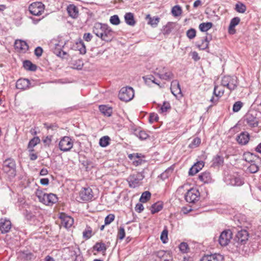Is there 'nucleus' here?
<instances>
[{"label": "nucleus", "mask_w": 261, "mask_h": 261, "mask_svg": "<svg viewBox=\"0 0 261 261\" xmlns=\"http://www.w3.org/2000/svg\"><path fill=\"white\" fill-rule=\"evenodd\" d=\"M248 240V233L246 230L239 231L232 242L229 245V249L232 252H240L243 250L245 244Z\"/></svg>", "instance_id": "f257e3e1"}, {"label": "nucleus", "mask_w": 261, "mask_h": 261, "mask_svg": "<svg viewBox=\"0 0 261 261\" xmlns=\"http://www.w3.org/2000/svg\"><path fill=\"white\" fill-rule=\"evenodd\" d=\"M93 32L102 40L111 41L114 37V32L107 24L96 23L93 29Z\"/></svg>", "instance_id": "f03ea898"}, {"label": "nucleus", "mask_w": 261, "mask_h": 261, "mask_svg": "<svg viewBox=\"0 0 261 261\" xmlns=\"http://www.w3.org/2000/svg\"><path fill=\"white\" fill-rule=\"evenodd\" d=\"M36 195L39 201L46 205H52L58 200V198L56 194L45 193L41 190H37Z\"/></svg>", "instance_id": "7ed1b4c3"}, {"label": "nucleus", "mask_w": 261, "mask_h": 261, "mask_svg": "<svg viewBox=\"0 0 261 261\" xmlns=\"http://www.w3.org/2000/svg\"><path fill=\"white\" fill-rule=\"evenodd\" d=\"M3 170L10 178H14L16 175V163L14 159H6L3 164Z\"/></svg>", "instance_id": "20e7f679"}, {"label": "nucleus", "mask_w": 261, "mask_h": 261, "mask_svg": "<svg viewBox=\"0 0 261 261\" xmlns=\"http://www.w3.org/2000/svg\"><path fill=\"white\" fill-rule=\"evenodd\" d=\"M65 45V42L56 39H52L49 44V47L54 53L62 58H64V56L67 54L62 50Z\"/></svg>", "instance_id": "39448f33"}, {"label": "nucleus", "mask_w": 261, "mask_h": 261, "mask_svg": "<svg viewBox=\"0 0 261 261\" xmlns=\"http://www.w3.org/2000/svg\"><path fill=\"white\" fill-rule=\"evenodd\" d=\"M135 92L133 88L126 86L122 88L118 94L119 99L123 101H130L134 97Z\"/></svg>", "instance_id": "423d86ee"}, {"label": "nucleus", "mask_w": 261, "mask_h": 261, "mask_svg": "<svg viewBox=\"0 0 261 261\" xmlns=\"http://www.w3.org/2000/svg\"><path fill=\"white\" fill-rule=\"evenodd\" d=\"M238 85L237 77L235 76H224L221 80V85L226 87L230 91L236 89Z\"/></svg>", "instance_id": "0eeeda50"}, {"label": "nucleus", "mask_w": 261, "mask_h": 261, "mask_svg": "<svg viewBox=\"0 0 261 261\" xmlns=\"http://www.w3.org/2000/svg\"><path fill=\"white\" fill-rule=\"evenodd\" d=\"M154 74L160 79L165 81H170L174 77L173 73L165 67H157L154 71Z\"/></svg>", "instance_id": "6e6552de"}, {"label": "nucleus", "mask_w": 261, "mask_h": 261, "mask_svg": "<svg viewBox=\"0 0 261 261\" xmlns=\"http://www.w3.org/2000/svg\"><path fill=\"white\" fill-rule=\"evenodd\" d=\"M144 178L143 173L136 172L129 176L127 179L129 186L130 188H135L139 187L142 184V180Z\"/></svg>", "instance_id": "1a4fd4ad"}, {"label": "nucleus", "mask_w": 261, "mask_h": 261, "mask_svg": "<svg viewBox=\"0 0 261 261\" xmlns=\"http://www.w3.org/2000/svg\"><path fill=\"white\" fill-rule=\"evenodd\" d=\"M224 181L227 185L233 186H241L244 183L243 178L237 174H229L225 176Z\"/></svg>", "instance_id": "9d476101"}, {"label": "nucleus", "mask_w": 261, "mask_h": 261, "mask_svg": "<svg viewBox=\"0 0 261 261\" xmlns=\"http://www.w3.org/2000/svg\"><path fill=\"white\" fill-rule=\"evenodd\" d=\"M73 145V141L68 136L62 137L59 143V148L63 152L70 151Z\"/></svg>", "instance_id": "9b49d317"}, {"label": "nucleus", "mask_w": 261, "mask_h": 261, "mask_svg": "<svg viewBox=\"0 0 261 261\" xmlns=\"http://www.w3.org/2000/svg\"><path fill=\"white\" fill-rule=\"evenodd\" d=\"M24 215L26 219L30 222V223L35 225H39L43 221V216L39 214L37 217L32 212L26 210L24 213Z\"/></svg>", "instance_id": "f8f14e48"}, {"label": "nucleus", "mask_w": 261, "mask_h": 261, "mask_svg": "<svg viewBox=\"0 0 261 261\" xmlns=\"http://www.w3.org/2000/svg\"><path fill=\"white\" fill-rule=\"evenodd\" d=\"M232 238V233L230 229L223 230L219 237V243L222 246L228 245L230 240Z\"/></svg>", "instance_id": "ddd939ff"}, {"label": "nucleus", "mask_w": 261, "mask_h": 261, "mask_svg": "<svg viewBox=\"0 0 261 261\" xmlns=\"http://www.w3.org/2000/svg\"><path fill=\"white\" fill-rule=\"evenodd\" d=\"M200 197V193L196 189L191 188L188 191L185 196V199L187 202L189 203H195Z\"/></svg>", "instance_id": "4468645a"}, {"label": "nucleus", "mask_w": 261, "mask_h": 261, "mask_svg": "<svg viewBox=\"0 0 261 261\" xmlns=\"http://www.w3.org/2000/svg\"><path fill=\"white\" fill-rule=\"evenodd\" d=\"M44 5L41 2H35L31 4L29 7V10L32 15L35 16H39L44 12Z\"/></svg>", "instance_id": "2eb2a0df"}, {"label": "nucleus", "mask_w": 261, "mask_h": 261, "mask_svg": "<svg viewBox=\"0 0 261 261\" xmlns=\"http://www.w3.org/2000/svg\"><path fill=\"white\" fill-rule=\"evenodd\" d=\"M80 199L83 201L91 200L93 197V193L89 188H83L79 193Z\"/></svg>", "instance_id": "dca6fc26"}, {"label": "nucleus", "mask_w": 261, "mask_h": 261, "mask_svg": "<svg viewBox=\"0 0 261 261\" xmlns=\"http://www.w3.org/2000/svg\"><path fill=\"white\" fill-rule=\"evenodd\" d=\"M224 257L219 253L205 254L200 259V261H223Z\"/></svg>", "instance_id": "f3484780"}, {"label": "nucleus", "mask_w": 261, "mask_h": 261, "mask_svg": "<svg viewBox=\"0 0 261 261\" xmlns=\"http://www.w3.org/2000/svg\"><path fill=\"white\" fill-rule=\"evenodd\" d=\"M171 91L176 97H182L181 90L179 84L177 81H173L171 84Z\"/></svg>", "instance_id": "a211bd4d"}, {"label": "nucleus", "mask_w": 261, "mask_h": 261, "mask_svg": "<svg viewBox=\"0 0 261 261\" xmlns=\"http://www.w3.org/2000/svg\"><path fill=\"white\" fill-rule=\"evenodd\" d=\"M60 218L61 219L62 225L66 228L71 227L73 224V219L70 216L62 214Z\"/></svg>", "instance_id": "6ab92c4d"}, {"label": "nucleus", "mask_w": 261, "mask_h": 261, "mask_svg": "<svg viewBox=\"0 0 261 261\" xmlns=\"http://www.w3.org/2000/svg\"><path fill=\"white\" fill-rule=\"evenodd\" d=\"M11 228V223L9 220L2 218L0 220V230L2 233H7Z\"/></svg>", "instance_id": "aec40b11"}, {"label": "nucleus", "mask_w": 261, "mask_h": 261, "mask_svg": "<svg viewBox=\"0 0 261 261\" xmlns=\"http://www.w3.org/2000/svg\"><path fill=\"white\" fill-rule=\"evenodd\" d=\"M204 166V162L202 161H198L190 169L189 174L194 175L198 173Z\"/></svg>", "instance_id": "412c9836"}, {"label": "nucleus", "mask_w": 261, "mask_h": 261, "mask_svg": "<svg viewBox=\"0 0 261 261\" xmlns=\"http://www.w3.org/2000/svg\"><path fill=\"white\" fill-rule=\"evenodd\" d=\"M246 121L248 125L251 127L257 126L258 119L252 113H248L246 115Z\"/></svg>", "instance_id": "4be33fe9"}, {"label": "nucleus", "mask_w": 261, "mask_h": 261, "mask_svg": "<svg viewBox=\"0 0 261 261\" xmlns=\"http://www.w3.org/2000/svg\"><path fill=\"white\" fill-rule=\"evenodd\" d=\"M198 179L204 184L211 183L213 181L211 174L208 171L203 172L198 175Z\"/></svg>", "instance_id": "5701e85b"}, {"label": "nucleus", "mask_w": 261, "mask_h": 261, "mask_svg": "<svg viewBox=\"0 0 261 261\" xmlns=\"http://www.w3.org/2000/svg\"><path fill=\"white\" fill-rule=\"evenodd\" d=\"M30 81L25 79H20L16 82V87L18 89L25 90L30 87Z\"/></svg>", "instance_id": "b1692460"}, {"label": "nucleus", "mask_w": 261, "mask_h": 261, "mask_svg": "<svg viewBox=\"0 0 261 261\" xmlns=\"http://www.w3.org/2000/svg\"><path fill=\"white\" fill-rule=\"evenodd\" d=\"M249 140V135L248 133L242 132L237 136V141L241 145H246Z\"/></svg>", "instance_id": "393cba45"}, {"label": "nucleus", "mask_w": 261, "mask_h": 261, "mask_svg": "<svg viewBox=\"0 0 261 261\" xmlns=\"http://www.w3.org/2000/svg\"><path fill=\"white\" fill-rule=\"evenodd\" d=\"M240 22V18L238 17L233 18L230 22L228 27V33L230 34H234L236 33L235 27Z\"/></svg>", "instance_id": "a878e982"}, {"label": "nucleus", "mask_w": 261, "mask_h": 261, "mask_svg": "<svg viewBox=\"0 0 261 261\" xmlns=\"http://www.w3.org/2000/svg\"><path fill=\"white\" fill-rule=\"evenodd\" d=\"M14 46L16 49H19L22 51H26L29 49V46L26 42L21 40H16L14 44Z\"/></svg>", "instance_id": "bb28decb"}, {"label": "nucleus", "mask_w": 261, "mask_h": 261, "mask_svg": "<svg viewBox=\"0 0 261 261\" xmlns=\"http://www.w3.org/2000/svg\"><path fill=\"white\" fill-rule=\"evenodd\" d=\"M69 15L73 18H76L79 16V10L74 5H69L67 8Z\"/></svg>", "instance_id": "cd10ccee"}, {"label": "nucleus", "mask_w": 261, "mask_h": 261, "mask_svg": "<svg viewBox=\"0 0 261 261\" xmlns=\"http://www.w3.org/2000/svg\"><path fill=\"white\" fill-rule=\"evenodd\" d=\"M100 112L105 116L110 117L112 114V108L106 105H100L99 106Z\"/></svg>", "instance_id": "c85d7f7f"}, {"label": "nucleus", "mask_w": 261, "mask_h": 261, "mask_svg": "<svg viewBox=\"0 0 261 261\" xmlns=\"http://www.w3.org/2000/svg\"><path fill=\"white\" fill-rule=\"evenodd\" d=\"M124 19L126 23L129 25L134 26L136 24L134 15L132 13H126L124 15Z\"/></svg>", "instance_id": "c756f323"}, {"label": "nucleus", "mask_w": 261, "mask_h": 261, "mask_svg": "<svg viewBox=\"0 0 261 261\" xmlns=\"http://www.w3.org/2000/svg\"><path fill=\"white\" fill-rule=\"evenodd\" d=\"M134 135L138 137L140 140H145L148 137V135L146 132L140 128H137L134 130Z\"/></svg>", "instance_id": "7c9ffc66"}, {"label": "nucleus", "mask_w": 261, "mask_h": 261, "mask_svg": "<svg viewBox=\"0 0 261 261\" xmlns=\"http://www.w3.org/2000/svg\"><path fill=\"white\" fill-rule=\"evenodd\" d=\"M243 158L244 160L250 163L255 162V160L257 159L255 154L249 152L244 153Z\"/></svg>", "instance_id": "2f4dec72"}, {"label": "nucleus", "mask_w": 261, "mask_h": 261, "mask_svg": "<svg viewBox=\"0 0 261 261\" xmlns=\"http://www.w3.org/2000/svg\"><path fill=\"white\" fill-rule=\"evenodd\" d=\"M224 162V158L220 155H216L213 159L212 165L214 167H219L222 166Z\"/></svg>", "instance_id": "473e14b6"}, {"label": "nucleus", "mask_w": 261, "mask_h": 261, "mask_svg": "<svg viewBox=\"0 0 261 261\" xmlns=\"http://www.w3.org/2000/svg\"><path fill=\"white\" fill-rule=\"evenodd\" d=\"M128 158L130 160H133V165L136 166L141 165L143 162L142 160L140 158V156L138 153L130 154L128 155Z\"/></svg>", "instance_id": "72a5a7b5"}, {"label": "nucleus", "mask_w": 261, "mask_h": 261, "mask_svg": "<svg viewBox=\"0 0 261 261\" xmlns=\"http://www.w3.org/2000/svg\"><path fill=\"white\" fill-rule=\"evenodd\" d=\"M40 142V140L38 137H34L32 139L28 144V148L29 149V151L33 152L34 150L33 148L39 144Z\"/></svg>", "instance_id": "f704fd0d"}, {"label": "nucleus", "mask_w": 261, "mask_h": 261, "mask_svg": "<svg viewBox=\"0 0 261 261\" xmlns=\"http://www.w3.org/2000/svg\"><path fill=\"white\" fill-rule=\"evenodd\" d=\"M23 67L27 70L35 71L37 69V66L33 64L29 60H25L23 63Z\"/></svg>", "instance_id": "c9c22d12"}, {"label": "nucleus", "mask_w": 261, "mask_h": 261, "mask_svg": "<svg viewBox=\"0 0 261 261\" xmlns=\"http://www.w3.org/2000/svg\"><path fill=\"white\" fill-rule=\"evenodd\" d=\"M93 250L97 252H105L107 250V247L104 243L97 242L93 246Z\"/></svg>", "instance_id": "e433bc0d"}, {"label": "nucleus", "mask_w": 261, "mask_h": 261, "mask_svg": "<svg viewBox=\"0 0 261 261\" xmlns=\"http://www.w3.org/2000/svg\"><path fill=\"white\" fill-rule=\"evenodd\" d=\"M213 27V23L211 22H202L199 25L200 31L205 32L209 30Z\"/></svg>", "instance_id": "4c0bfd02"}, {"label": "nucleus", "mask_w": 261, "mask_h": 261, "mask_svg": "<svg viewBox=\"0 0 261 261\" xmlns=\"http://www.w3.org/2000/svg\"><path fill=\"white\" fill-rule=\"evenodd\" d=\"M224 90L222 89L219 86L215 85L213 91V94L216 97L220 98L224 94Z\"/></svg>", "instance_id": "58836bf2"}, {"label": "nucleus", "mask_w": 261, "mask_h": 261, "mask_svg": "<svg viewBox=\"0 0 261 261\" xmlns=\"http://www.w3.org/2000/svg\"><path fill=\"white\" fill-rule=\"evenodd\" d=\"M174 23L168 22L163 28V33L164 35L169 34L174 28Z\"/></svg>", "instance_id": "ea45409f"}, {"label": "nucleus", "mask_w": 261, "mask_h": 261, "mask_svg": "<svg viewBox=\"0 0 261 261\" xmlns=\"http://www.w3.org/2000/svg\"><path fill=\"white\" fill-rule=\"evenodd\" d=\"M110 138L106 136L101 137L99 140V145L102 147H106L110 144Z\"/></svg>", "instance_id": "a19ab883"}, {"label": "nucleus", "mask_w": 261, "mask_h": 261, "mask_svg": "<svg viewBox=\"0 0 261 261\" xmlns=\"http://www.w3.org/2000/svg\"><path fill=\"white\" fill-rule=\"evenodd\" d=\"M173 168L172 167H170L167 168L164 172L160 174V177L163 179L165 180L168 178V177L172 173Z\"/></svg>", "instance_id": "79ce46f5"}, {"label": "nucleus", "mask_w": 261, "mask_h": 261, "mask_svg": "<svg viewBox=\"0 0 261 261\" xmlns=\"http://www.w3.org/2000/svg\"><path fill=\"white\" fill-rule=\"evenodd\" d=\"M163 208V205L161 203H155L152 205L150 208V211L152 214L156 213Z\"/></svg>", "instance_id": "37998d69"}, {"label": "nucleus", "mask_w": 261, "mask_h": 261, "mask_svg": "<svg viewBox=\"0 0 261 261\" xmlns=\"http://www.w3.org/2000/svg\"><path fill=\"white\" fill-rule=\"evenodd\" d=\"M150 197L151 193L149 191H145L142 194L140 198V201L145 203L149 200Z\"/></svg>", "instance_id": "c03bdc74"}, {"label": "nucleus", "mask_w": 261, "mask_h": 261, "mask_svg": "<svg viewBox=\"0 0 261 261\" xmlns=\"http://www.w3.org/2000/svg\"><path fill=\"white\" fill-rule=\"evenodd\" d=\"M171 13L173 16L177 17L181 14L182 10L181 7L178 5L174 6L171 10Z\"/></svg>", "instance_id": "a18cd8bd"}, {"label": "nucleus", "mask_w": 261, "mask_h": 261, "mask_svg": "<svg viewBox=\"0 0 261 261\" xmlns=\"http://www.w3.org/2000/svg\"><path fill=\"white\" fill-rule=\"evenodd\" d=\"M77 49L80 51V53L82 55L85 54L86 53V46L83 41L81 40L76 43Z\"/></svg>", "instance_id": "49530a36"}, {"label": "nucleus", "mask_w": 261, "mask_h": 261, "mask_svg": "<svg viewBox=\"0 0 261 261\" xmlns=\"http://www.w3.org/2000/svg\"><path fill=\"white\" fill-rule=\"evenodd\" d=\"M201 143V139L198 137L194 138L191 143L189 145L190 148H194L198 147Z\"/></svg>", "instance_id": "de8ad7c7"}, {"label": "nucleus", "mask_w": 261, "mask_h": 261, "mask_svg": "<svg viewBox=\"0 0 261 261\" xmlns=\"http://www.w3.org/2000/svg\"><path fill=\"white\" fill-rule=\"evenodd\" d=\"M171 109L170 105L169 102L164 101L159 110L160 113H164L168 111V110Z\"/></svg>", "instance_id": "09e8293b"}, {"label": "nucleus", "mask_w": 261, "mask_h": 261, "mask_svg": "<svg viewBox=\"0 0 261 261\" xmlns=\"http://www.w3.org/2000/svg\"><path fill=\"white\" fill-rule=\"evenodd\" d=\"M235 10L238 12L244 13L246 10V7L243 3H238L236 5Z\"/></svg>", "instance_id": "8fccbe9b"}, {"label": "nucleus", "mask_w": 261, "mask_h": 261, "mask_svg": "<svg viewBox=\"0 0 261 261\" xmlns=\"http://www.w3.org/2000/svg\"><path fill=\"white\" fill-rule=\"evenodd\" d=\"M147 17H149L148 23L152 27H156L160 21V18L158 17H150V15H148Z\"/></svg>", "instance_id": "3c124183"}, {"label": "nucleus", "mask_w": 261, "mask_h": 261, "mask_svg": "<svg viewBox=\"0 0 261 261\" xmlns=\"http://www.w3.org/2000/svg\"><path fill=\"white\" fill-rule=\"evenodd\" d=\"M92 236V229L90 227L87 228L83 232V237L84 239L87 240L90 239Z\"/></svg>", "instance_id": "603ef678"}, {"label": "nucleus", "mask_w": 261, "mask_h": 261, "mask_svg": "<svg viewBox=\"0 0 261 261\" xmlns=\"http://www.w3.org/2000/svg\"><path fill=\"white\" fill-rule=\"evenodd\" d=\"M258 169L259 167L255 163V162L252 163H250V165L248 168V171L252 173L257 172Z\"/></svg>", "instance_id": "864d4df0"}, {"label": "nucleus", "mask_w": 261, "mask_h": 261, "mask_svg": "<svg viewBox=\"0 0 261 261\" xmlns=\"http://www.w3.org/2000/svg\"><path fill=\"white\" fill-rule=\"evenodd\" d=\"M243 106V103L241 101H238L236 102L233 105L232 108V110L234 112H239L241 109L242 108Z\"/></svg>", "instance_id": "5fc2aeb1"}, {"label": "nucleus", "mask_w": 261, "mask_h": 261, "mask_svg": "<svg viewBox=\"0 0 261 261\" xmlns=\"http://www.w3.org/2000/svg\"><path fill=\"white\" fill-rule=\"evenodd\" d=\"M196 31L194 29H190L187 31L186 35L188 38L192 39L196 36Z\"/></svg>", "instance_id": "6e6d98bb"}, {"label": "nucleus", "mask_w": 261, "mask_h": 261, "mask_svg": "<svg viewBox=\"0 0 261 261\" xmlns=\"http://www.w3.org/2000/svg\"><path fill=\"white\" fill-rule=\"evenodd\" d=\"M110 22L112 24L116 25H118L120 23V21L118 16L117 15H114L110 17Z\"/></svg>", "instance_id": "4d7b16f0"}, {"label": "nucleus", "mask_w": 261, "mask_h": 261, "mask_svg": "<svg viewBox=\"0 0 261 261\" xmlns=\"http://www.w3.org/2000/svg\"><path fill=\"white\" fill-rule=\"evenodd\" d=\"M179 248L182 253H186L189 250V246L187 243L182 242L180 244Z\"/></svg>", "instance_id": "13d9d810"}, {"label": "nucleus", "mask_w": 261, "mask_h": 261, "mask_svg": "<svg viewBox=\"0 0 261 261\" xmlns=\"http://www.w3.org/2000/svg\"><path fill=\"white\" fill-rule=\"evenodd\" d=\"M115 219V216L114 214H110L108 215L105 219V225L110 224L112 222L114 221Z\"/></svg>", "instance_id": "bf43d9fd"}, {"label": "nucleus", "mask_w": 261, "mask_h": 261, "mask_svg": "<svg viewBox=\"0 0 261 261\" xmlns=\"http://www.w3.org/2000/svg\"><path fill=\"white\" fill-rule=\"evenodd\" d=\"M125 236L124 228L123 227H120L118 230L117 238L120 240H122Z\"/></svg>", "instance_id": "052dcab7"}, {"label": "nucleus", "mask_w": 261, "mask_h": 261, "mask_svg": "<svg viewBox=\"0 0 261 261\" xmlns=\"http://www.w3.org/2000/svg\"><path fill=\"white\" fill-rule=\"evenodd\" d=\"M161 240L163 243H166L168 241V231L166 229H164L161 235Z\"/></svg>", "instance_id": "680f3d73"}, {"label": "nucleus", "mask_w": 261, "mask_h": 261, "mask_svg": "<svg viewBox=\"0 0 261 261\" xmlns=\"http://www.w3.org/2000/svg\"><path fill=\"white\" fill-rule=\"evenodd\" d=\"M158 115L156 113H152L150 114L149 116V122L150 123H153L154 122L158 121L159 120Z\"/></svg>", "instance_id": "e2e57ef3"}, {"label": "nucleus", "mask_w": 261, "mask_h": 261, "mask_svg": "<svg viewBox=\"0 0 261 261\" xmlns=\"http://www.w3.org/2000/svg\"><path fill=\"white\" fill-rule=\"evenodd\" d=\"M208 42H209L207 40V38L205 37V38L204 39H203V40H202L201 44L199 45V47L201 49L204 50L208 47Z\"/></svg>", "instance_id": "0e129e2a"}, {"label": "nucleus", "mask_w": 261, "mask_h": 261, "mask_svg": "<svg viewBox=\"0 0 261 261\" xmlns=\"http://www.w3.org/2000/svg\"><path fill=\"white\" fill-rule=\"evenodd\" d=\"M42 52H43V49L42 48L40 47V46H38L37 47H36L35 49V51H34V53H35V55L37 57H40L42 56Z\"/></svg>", "instance_id": "69168bd1"}, {"label": "nucleus", "mask_w": 261, "mask_h": 261, "mask_svg": "<svg viewBox=\"0 0 261 261\" xmlns=\"http://www.w3.org/2000/svg\"><path fill=\"white\" fill-rule=\"evenodd\" d=\"M144 210V206L141 203H138L135 206V211L138 213H141Z\"/></svg>", "instance_id": "338daca9"}, {"label": "nucleus", "mask_w": 261, "mask_h": 261, "mask_svg": "<svg viewBox=\"0 0 261 261\" xmlns=\"http://www.w3.org/2000/svg\"><path fill=\"white\" fill-rule=\"evenodd\" d=\"M191 55L192 56V59L195 61H197L200 59V57L198 55V54L196 51H194L191 52Z\"/></svg>", "instance_id": "774afa93"}]
</instances>
